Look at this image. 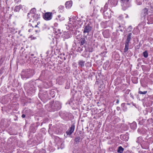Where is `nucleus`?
<instances>
[{
	"label": "nucleus",
	"instance_id": "16",
	"mask_svg": "<svg viewBox=\"0 0 153 153\" xmlns=\"http://www.w3.org/2000/svg\"><path fill=\"white\" fill-rule=\"evenodd\" d=\"M21 7L22 6L21 5L16 6L14 9V11L16 12H19L21 8Z\"/></svg>",
	"mask_w": 153,
	"mask_h": 153
},
{
	"label": "nucleus",
	"instance_id": "2",
	"mask_svg": "<svg viewBox=\"0 0 153 153\" xmlns=\"http://www.w3.org/2000/svg\"><path fill=\"white\" fill-rule=\"evenodd\" d=\"M36 10L33 8L31 9L30 12L28 13L27 16L29 22L31 21H37L40 19V15L35 13L36 12Z\"/></svg>",
	"mask_w": 153,
	"mask_h": 153
},
{
	"label": "nucleus",
	"instance_id": "13",
	"mask_svg": "<svg viewBox=\"0 0 153 153\" xmlns=\"http://www.w3.org/2000/svg\"><path fill=\"white\" fill-rule=\"evenodd\" d=\"M102 8V7L100 8L99 6L98 5L95 6L94 7V13L97 12L99 10L101 11V9Z\"/></svg>",
	"mask_w": 153,
	"mask_h": 153
},
{
	"label": "nucleus",
	"instance_id": "18",
	"mask_svg": "<svg viewBox=\"0 0 153 153\" xmlns=\"http://www.w3.org/2000/svg\"><path fill=\"white\" fill-rule=\"evenodd\" d=\"M110 4L109 3H108V1L107 3H106L104 6L103 10V11H107L108 8V4Z\"/></svg>",
	"mask_w": 153,
	"mask_h": 153
},
{
	"label": "nucleus",
	"instance_id": "34",
	"mask_svg": "<svg viewBox=\"0 0 153 153\" xmlns=\"http://www.w3.org/2000/svg\"><path fill=\"white\" fill-rule=\"evenodd\" d=\"M61 16L60 15H59L58 16V17L59 18H60Z\"/></svg>",
	"mask_w": 153,
	"mask_h": 153
},
{
	"label": "nucleus",
	"instance_id": "4",
	"mask_svg": "<svg viewBox=\"0 0 153 153\" xmlns=\"http://www.w3.org/2000/svg\"><path fill=\"white\" fill-rule=\"evenodd\" d=\"M43 19L45 20L48 21L51 20L52 17V13L48 12L43 14Z\"/></svg>",
	"mask_w": 153,
	"mask_h": 153
},
{
	"label": "nucleus",
	"instance_id": "11",
	"mask_svg": "<svg viewBox=\"0 0 153 153\" xmlns=\"http://www.w3.org/2000/svg\"><path fill=\"white\" fill-rule=\"evenodd\" d=\"M103 35L105 38H108L109 37V33L108 31L105 30L102 32Z\"/></svg>",
	"mask_w": 153,
	"mask_h": 153
},
{
	"label": "nucleus",
	"instance_id": "27",
	"mask_svg": "<svg viewBox=\"0 0 153 153\" xmlns=\"http://www.w3.org/2000/svg\"><path fill=\"white\" fill-rule=\"evenodd\" d=\"M78 50L80 52H81L83 50V47H82V48L81 47H79Z\"/></svg>",
	"mask_w": 153,
	"mask_h": 153
},
{
	"label": "nucleus",
	"instance_id": "32",
	"mask_svg": "<svg viewBox=\"0 0 153 153\" xmlns=\"http://www.w3.org/2000/svg\"><path fill=\"white\" fill-rule=\"evenodd\" d=\"M119 100L118 99H117V100L116 103L118 104L119 103Z\"/></svg>",
	"mask_w": 153,
	"mask_h": 153
},
{
	"label": "nucleus",
	"instance_id": "9",
	"mask_svg": "<svg viewBox=\"0 0 153 153\" xmlns=\"http://www.w3.org/2000/svg\"><path fill=\"white\" fill-rule=\"evenodd\" d=\"M72 5V2L71 1H66L65 3V7L66 8L69 9L70 8Z\"/></svg>",
	"mask_w": 153,
	"mask_h": 153
},
{
	"label": "nucleus",
	"instance_id": "5",
	"mask_svg": "<svg viewBox=\"0 0 153 153\" xmlns=\"http://www.w3.org/2000/svg\"><path fill=\"white\" fill-rule=\"evenodd\" d=\"M75 126L74 124L72 125L68 130L66 131V133L67 136H70L73 132L75 129Z\"/></svg>",
	"mask_w": 153,
	"mask_h": 153
},
{
	"label": "nucleus",
	"instance_id": "6",
	"mask_svg": "<svg viewBox=\"0 0 153 153\" xmlns=\"http://www.w3.org/2000/svg\"><path fill=\"white\" fill-rule=\"evenodd\" d=\"M103 14L105 19H109L111 17V12L110 10L103 11Z\"/></svg>",
	"mask_w": 153,
	"mask_h": 153
},
{
	"label": "nucleus",
	"instance_id": "22",
	"mask_svg": "<svg viewBox=\"0 0 153 153\" xmlns=\"http://www.w3.org/2000/svg\"><path fill=\"white\" fill-rule=\"evenodd\" d=\"M143 55L145 58H147L148 56V53L147 51H144L143 53Z\"/></svg>",
	"mask_w": 153,
	"mask_h": 153
},
{
	"label": "nucleus",
	"instance_id": "8",
	"mask_svg": "<svg viewBox=\"0 0 153 153\" xmlns=\"http://www.w3.org/2000/svg\"><path fill=\"white\" fill-rule=\"evenodd\" d=\"M118 0H108V3H109L111 7H114L117 4Z\"/></svg>",
	"mask_w": 153,
	"mask_h": 153
},
{
	"label": "nucleus",
	"instance_id": "21",
	"mask_svg": "<svg viewBox=\"0 0 153 153\" xmlns=\"http://www.w3.org/2000/svg\"><path fill=\"white\" fill-rule=\"evenodd\" d=\"M131 128L134 129L136 128L137 125L135 123H132L131 125Z\"/></svg>",
	"mask_w": 153,
	"mask_h": 153
},
{
	"label": "nucleus",
	"instance_id": "31",
	"mask_svg": "<svg viewBox=\"0 0 153 153\" xmlns=\"http://www.w3.org/2000/svg\"><path fill=\"white\" fill-rule=\"evenodd\" d=\"M22 118H24L25 117V114H22Z\"/></svg>",
	"mask_w": 153,
	"mask_h": 153
},
{
	"label": "nucleus",
	"instance_id": "10",
	"mask_svg": "<svg viewBox=\"0 0 153 153\" xmlns=\"http://www.w3.org/2000/svg\"><path fill=\"white\" fill-rule=\"evenodd\" d=\"M131 35L132 33H131L128 34L127 37V39L126 41V43H127V44H129V43L131 39Z\"/></svg>",
	"mask_w": 153,
	"mask_h": 153
},
{
	"label": "nucleus",
	"instance_id": "25",
	"mask_svg": "<svg viewBox=\"0 0 153 153\" xmlns=\"http://www.w3.org/2000/svg\"><path fill=\"white\" fill-rule=\"evenodd\" d=\"M147 91H141L139 90V91H138V93H139V94H146L147 93Z\"/></svg>",
	"mask_w": 153,
	"mask_h": 153
},
{
	"label": "nucleus",
	"instance_id": "37",
	"mask_svg": "<svg viewBox=\"0 0 153 153\" xmlns=\"http://www.w3.org/2000/svg\"><path fill=\"white\" fill-rule=\"evenodd\" d=\"M118 107L117 108V110H118Z\"/></svg>",
	"mask_w": 153,
	"mask_h": 153
},
{
	"label": "nucleus",
	"instance_id": "20",
	"mask_svg": "<svg viewBox=\"0 0 153 153\" xmlns=\"http://www.w3.org/2000/svg\"><path fill=\"white\" fill-rule=\"evenodd\" d=\"M85 39L84 38H82L80 40V45L81 46L83 45L85 43Z\"/></svg>",
	"mask_w": 153,
	"mask_h": 153
},
{
	"label": "nucleus",
	"instance_id": "26",
	"mask_svg": "<svg viewBox=\"0 0 153 153\" xmlns=\"http://www.w3.org/2000/svg\"><path fill=\"white\" fill-rule=\"evenodd\" d=\"M64 7L63 6L60 5L59 6L58 8L59 10H63L64 9Z\"/></svg>",
	"mask_w": 153,
	"mask_h": 153
},
{
	"label": "nucleus",
	"instance_id": "7",
	"mask_svg": "<svg viewBox=\"0 0 153 153\" xmlns=\"http://www.w3.org/2000/svg\"><path fill=\"white\" fill-rule=\"evenodd\" d=\"M92 29V27L89 24H88L86 25L85 26L83 31L84 33H89Z\"/></svg>",
	"mask_w": 153,
	"mask_h": 153
},
{
	"label": "nucleus",
	"instance_id": "23",
	"mask_svg": "<svg viewBox=\"0 0 153 153\" xmlns=\"http://www.w3.org/2000/svg\"><path fill=\"white\" fill-rule=\"evenodd\" d=\"M35 30H37L36 29L34 28V27H32V28L29 29L28 30V32H35Z\"/></svg>",
	"mask_w": 153,
	"mask_h": 153
},
{
	"label": "nucleus",
	"instance_id": "30",
	"mask_svg": "<svg viewBox=\"0 0 153 153\" xmlns=\"http://www.w3.org/2000/svg\"><path fill=\"white\" fill-rule=\"evenodd\" d=\"M21 0H15V1L17 3H19L21 1Z\"/></svg>",
	"mask_w": 153,
	"mask_h": 153
},
{
	"label": "nucleus",
	"instance_id": "33",
	"mask_svg": "<svg viewBox=\"0 0 153 153\" xmlns=\"http://www.w3.org/2000/svg\"><path fill=\"white\" fill-rule=\"evenodd\" d=\"M125 105V103H123L121 104V106H123V105Z\"/></svg>",
	"mask_w": 153,
	"mask_h": 153
},
{
	"label": "nucleus",
	"instance_id": "15",
	"mask_svg": "<svg viewBox=\"0 0 153 153\" xmlns=\"http://www.w3.org/2000/svg\"><path fill=\"white\" fill-rule=\"evenodd\" d=\"M124 150V149L121 146H119L117 150V152L119 153H122Z\"/></svg>",
	"mask_w": 153,
	"mask_h": 153
},
{
	"label": "nucleus",
	"instance_id": "28",
	"mask_svg": "<svg viewBox=\"0 0 153 153\" xmlns=\"http://www.w3.org/2000/svg\"><path fill=\"white\" fill-rule=\"evenodd\" d=\"M25 74H26L27 76H25V77L26 78H29L31 76L29 75H27V74H29V73H27V72H26Z\"/></svg>",
	"mask_w": 153,
	"mask_h": 153
},
{
	"label": "nucleus",
	"instance_id": "36",
	"mask_svg": "<svg viewBox=\"0 0 153 153\" xmlns=\"http://www.w3.org/2000/svg\"><path fill=\"white\" fill-rule=\"evenodd\" d=\"M126 137V136H125V135H123V136L122 137Z\"/></svg>",
	"mask_w": 153,
	"mask_h": 153
},
{
	"label": "nucleus",
	"instance_id": "3",
	"mask_svg": "<svg viewBox=\"0 0 153 153\" xmlns=\"http://www.w3.org/2000/svg\"><path fill=\"white\" fill-rule=\"evenodd\" d=\"M120 2L123 10H126L131 6L130 0H120Z\"/></svg>",
	"mask_w": 153,
	"mask_h": 153
},
{
	"label": "nucleus",
	"instance_id": "1",
	"mask_svg": "<svg viewBox=\"0 0 153 153\" xmlns=\"http://www.w3.org/2000/svg\"><path fill=\"white\" fill-rule=\"evenodd\" d=\"M31 23H30V25L33 27L37 29L35 30L36 33H39L41 30H44L46 28L45 25L41 22L37 21H31Z\"/></svg>",
	"mask_w": 153,
	"mask_h": 153
},
{
	"label": "nucleus",
	"instance_id": "19",
	"mask_svg": "<svg viewBox=\"0 0 153 153\" xmlns=\"http://www.w3.org/2000/svg\"><path fill=\"white\" fill-rule=\"evenodd\" d=\"M129 44L125 43V46L124 48V52H127L128 49Z\"/></svg>",
	"mask_w": 153,
	"mask_h": 153
},
{
	"label": "nucleus",
	"instance_id": "17",
	"mask_svg": "<svg viewBox=\"0 0 153 153\" xmlns=\"http://www.w3.org/2000/svg\"><path fill=\"white\" fill-rule=\"evenodd\" d=\"M80 137H76L74 139V142L76 144H78L80 142Z\"/></svg>",
	"mask_w": 153,
	"mask_h": 153
},
{
	"label": "nucleus",
	"instance_id": "14",
	"mask_svg": "<svg viewBox=\"0 0 153 153\" xmlns=\"http://www.w3.org/2000/svg\"><path fill=\"white\" fill-rule=\"evenodd\" d=\"M85 62L82 60H80L78 62V65L82 68L84 66Z\"/></svg>",
	"mask_w": 153,
	"mask_h": 153
},
{
	"label": "nucleus",
	"instance_id": "24",
	"mask_svg": "<svg viewBox=\"0 0 153 153\" xmlns=\"http://www.w3.org/2000/svg\"><path fill=\"white\" fill-rule=\"evenodd\" d=\"M94 51L93 48L91 47H88V50H87V51H88L89 52H92Z\"/></svg>",
	"mask_w": 153,
	"mask_h": 153
},
{
	"label": "nucleus",
	"instance_id": "35",
	"mask_svg": "<svg viewBox=\"0 0 153 153\" xmlns=\"http://www.w3.org/2000/svg\"><path fill=\"white\" fill-rule=\"evenodd\" d=\"M128 17V15H127L126 16V18H127V17Z\"/></svg>",
	"mask_w": 153,
	"mask_h": 153
},
{
	"label": "nucleus",
	"instance_id": "29",
	"mask_svg": "<svg viewBox=\"0 0 153 153\" xmlns=\"http://www.w3.org/2000/svg\"><path fill=\"white\" fill-rule=\"evenodd\" d=\"M118 18H119L120 20H121V19H123V17L122 16L120 15V16H119V17H118Z\"/></svg>",
	"mask_w": 153,
	"mask_h": 153
},
{
	"label": "nucleus",
	"instance_id": "12",
	"mask_svg": "<svg viewBox=\"0 0 153 153\" xmlns=\"http://www.w3.org/2000/svg\"><path fill=\"white\" fill-rule=\"evenodd\" d=\"M142 14L143 16H145L148 14V10L146 8L143 9L142 12Z\"/></svg>",
	"mask_w": 153,
	"mask_h": 153
}]
</instances>
